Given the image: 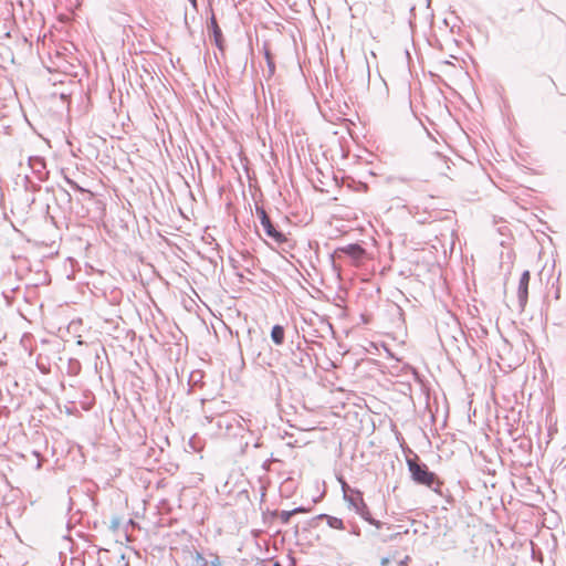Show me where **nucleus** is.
<instances>
[{
  "instance_id": "1",
  "label": "nucleus",
  "mask_w": 566,
  "mask_h": 566,
  "mask_svg": "<svg viewBox=\"0 0 566 566\" xmlns=\"http://www.w3.org/2000/svg\"><path fill=\"white\" fill-rule=\"evenodd\" d=\"M406 462L411 474V479L417 484L426 485L434 492L440 493L442 482L434 472L429 471L426 463L419 461V457L417 454H415L413 458H407Z\"/></svg>"
},
{
  "instance_id": "2",
  "label": "nucleus",
  "mask_w": 566,
  "mask_h": 566,
  "mask_svg": "<svg viewBox=\"0 0 566 566\" xmlns=\"http://www.w3.org/2000/svg\"><path fill=\"white\" fill-rule=\"evenodd\" d=\"M255 211L266 235L277 244L284 243L286 241V237L274 227L264 208L256 206Z\"/></svg>"
},
{
  "instance_id": "3",
  "label": "nucleus",
  "mask_w": 566,
  "mask_h": 566,
  "mask_svg": "<svg viewBox=\"0 0 566 566\" xmlns=\"http://www.w3.org/2000/svg\"><path fill=\"white\" fill-rule=\"evenodd\" d=\"M443 42L439 38H424L430 46H439L441 50L447 49V54L450 57L458 60V51L462 41H458L457 38H442Z\"/></svg>"
},
{
  "instance_id": "4",
  "label": "nucleus",
  "mask_w": 566,
  "mask_h": 566,
  "mask_svg": "<svg viewBox=\"0 0 566 566\" xmlns=\"http://www.w3.org/2000/svg\"><path fill=\"white\" fill-rule=\"evenodd\" d=\"M233 423H237L240 428H247L250 430L248 421L233 412H226L218 417L217 426L219 429H224L227 433L233 428Z\"/></svg>"
},
{
  "instance_id": "5",
  "label": "nucleus",
  "mask_w": 566,
  "mask_h": 566,
  "mask_svg": "<svg viewBox=\"0 0 566 566\" xmlns=\"http://www.w3.org/2000/svg\"><path fill=\"white\" fill-rule=\"evenodd\" d=\"M348 506L353 509L361 518L368 515L369 509L363 499V493L359 490H353L352 495L345 500Z\"/></svg>"
},
{
  "instance_id": "6",
  "label": "nucleus",
  "mask_w": 566,
  "mask_h": 566,
  "mask_svg": "<svg viewBox=\"0 0 566 566\" xmlns=\"http://www.w3.org/2000/svg\"><path fill=\"white\" fill-rule=\"evenodd\" d=\"M530 280H531V273L528 270H525L520 277L518 287H517L518 306L522 311L525 308V306L527 304Z\"/></svg>"
},
{
  "instance_id": "7",
  "label": "nucleus",
  "mask_w": 566,
  "mask_h": 566,
  "mask_svg": "<svg viewBox=\"0 0 566 566\" xmlns=\"http://www.w3.org/2000/svg\"><path fill=\"white\" fill-rule=\"evenodd\" d=\"M29 166L32 169V172L40 181H43L48 178L49 171L46 170L45 160L43 158L30 157Z\"/></svg>"
},
{
  "instance_id": "8",
  "label": "nucleus",
  "mask_w": 566,
  "mask_h": 566,
  "mask_svg": "<svg viewBox=\"0 0 566 566\" xmlns=\"http://www.w3.org/2000/svg\"><path fill=\"white\" fill-rule=\"evenodd\" d=\"M338 251L350 256L354 260H360L365 255V249L356 243L340 248L338 249Z\"/></svg>"
},
{
  "instance_id": "9",
  "label": "nucleus",
  "mask_w": 566,
  "mask_h": 566,
  "mask_svg": "<svg viewBox=\"0 0 566 566\" xmlns=\"http://www.w3.org/2000/svg\"><path fill=\"white\" fill-rule=\"evenodd\" d=\"M314 520H325L327 525L331 528H335V530H344L345 528L344 522L340 518L335 517V516H331L327 514H319L316 517H314Z\"/></svg>"
},
{
  "instance_id": "10",
  "label": "nucleus",
  "mask_w": 566,
  "mask_h": 566,
  "mask_svg": "<svg viewBox=\"0 0 566 566\" xmlns=\"http://www.w3.org/2000/svg\"><path fill=\"white\" fill-rule=\"evenodd\" d=\"M271 339L275 345H282L285 339V331L282 325H274L271 331Z\"/></svg>"
},
{
  "instance_id": "11",
  "label": "nucleus",
  "mask_w": 566,
  "mask_h": 566,
  "mask_svg": "<svg viewBox=\"0 0 566 566\" xmlns=\"http://www.w3.org/2000/svg\"><path fill=\"white\" fill-rule=\"evenodd\" d=\"M304 512H307V510L303 506H298L292 511H281L279 517L283 524H287L293 515Z\"/></svg>"
},
{
  "instance_id": "12",
  "label": "nucleus",
  "mask_w": 566,
  "mask_h": 566,
  "mask_svg": "<svg viewBox=\"0 0 566 566\" xmlns=\"http://www.w3.org/2000/svg\"><path fill=\"white\" fill-rule=\"evenodd\" d=\"M339 482H340V485H342V491H343V494H344V500H347L350 495H352V491L354 489H352L347 483L346 481H344L343 479H339Z\"/></svg>"
},
{
  "instance_id": "13",
  "label": "nucleus",
  "mask_w": 566,
  "mask_h": 566,
  "mask_svg": "<svg viewBox=\"0 0 566 566\" xmlns=\"http://www.w3.org/2000/svg\"><path fill=\"white\" fill-rule=\"evenodd\" d=\"M364 520H365L366 522H368L370 525H374V526H375V527H377V528H380V527H382V525H384V523H382V522H380V521H378V520H375V518L371 516L370 512L368 513V515H367V516H365V517H364Z\"/></svg>"
},
{
  "instance_id": "14",
  "label": "nucleus",
  "mask_w": 566,
  "mask_h": 566,
  "mask_svg": "<svg viewBox=\"0 0 566 566\" xmlns=\"http://www.w3.org/2000/svg\"><path fill=\"white\" fill-rule=\"evenodd\" d=\"M209 27H211V28H212V32H213V34H212V35H216V36H217V35H222L221 30H220V28H219V25H218V23H217V21H216L214 17H212V18H211V21H210V25H209Z\"/></svg>"
},
{
  "instance_id": "15",
  "label": "nucleus",
  "mask_w": 566,
  "mask_h": 566,
  "mask_svg": "<svg viewBox=\"0 0 566 566\" xmlns=\"http://www.w3.org/2000/svg\"><path fill=\"white\" fill-rule=\"evenodd\" d=\"M213 43L219 48L220 51H223V42H224V38H219V36H216V38H210Z\"/></svg>"
},
{
  "instance_id": "16",
  "label": "nucleus",
  "mask_w": 566,
  "mask_h": 566,
  "mask_svg": "<svg viewBox=\"0 0 566 566\" xmlns=\"http://www.w3.org/2000/svg\"><path fill=\"white\" fill-rule=\"evenodd\" d=\"M65 180L72 188L78 191H85L82 187H80L75 181L71 180L70 178L65 177Z\"/></svg>"
},
{
  "instance_id": "17",
  "label": "nucleus",
  "mask_w": 566,
  "mask_h": 566,
  "mask_svg": "<svg viewBox=\"0 0 566 566\" xmlns=\"http://www.w3.org/2000/svg\"><path fill=\"white\" fill-rule=\"evenodd\" d=\"M399 535H400V533L391 534V535H389L387 537H382L381 542L387 543V542H390V541H395Z\"/></svg>"
},
{
  "instance_id": "18",
  "label": "nucleus",
  "mask_w": 566,
  "mask_h": 566,
  "mask_svg": "<svg viewBox=\"0 0 566 566\" xmlns=\"http://www.w3.org/2000/svg\"><path fill=\"white\" fill-rule=\"evenodd\" d=\"M547 82H548V84H549L553 88H556V84H555V82H554V80H553L552 77H548V78H547Z\"/></svg>"
},
{
  "instance_id": "19",
  "label": "nucleus",
  "mask_w": 566,
  "mask_h": 566,
  "mask_svg": "<svg viewBox=\"0 0 566 566\" xmlns=\"http://www.w3.org/2000/svg\"><path fill=\"white\" fill-rule=\"evenodd\" d=\"M408 560H409V557H408V556H406V557H405V559H402V560L399 563V565H400V566H407Z\"/></svg>"
},
{
  "instance_id": "20",
  "label": "nucleus",
  "mask_w": 566,
  "mask_h": 566,
  "mask_svg": "<svg viewBox=\"0 0 566 566\" xmlns=\"http://www.w3.org/2000/svg\"><path fill=\"white\" fill-rule=\"evenodd\" d=\"M389 563L388 558H382L381 559V565H387Z\"/></svg>"
},
{
  "instance_id": "21",
  "label": "nucleus",
  "mask_w": 566,
  "mask_h": 566,
  "mask_svg": "<svg viewBox=\"0 0 566 566\" xmlns=\"http://www.w3.org/2000/svg\"><path fill=\"white\" fill-rule=\"evenodd\" d=\"M118 526V521H113V527L116 528Z\"/></svg>"
},
{
  "instance_id": "22",
  "label": "nucleus",
  "mask_w": 566,
  "mask_h": 566,
  "mask_svg": "<svg viewBox=\"0 0 566 566\" xmlns=\"http://www.w3.org/2000/svg\"><path fill=\"white\" fill-rule=\"evenodd\" d=\"M191 2V4L196 8L197 6V1L196 0H189Z\"/></svg>"
},
{
  "instance_id": "23",
  "label": "nucleus",
  "mask_w": 566,
  "mask_h": 566,
  "mask_svg": "<svg viewBox=\"0 0 566 566\" xmlns=\"http://www.w3.org/2000/svg\"><path fill=\"white\" fill-rule=\"evenodd\" d=\"M266 59H268V61H270V55H269L268 51H266ZM269 64H271V62H269Z\"/></svg>"
},
{
  "instance_id": "24",
  "label": "nucleus",
  "mask_w": 566,
  "mask_h": 566,
  "mask_svg": "<svg viewBox=\"0 0 566 566\" xmlns=\"http://www.w3.org/2000/svg\"><path fill=\"white\" fill-rule=\"evenodd\" d=\"M207 419H209V421H213V418L212 417H209V416H206Z\"/></svg>"
},
{
  "instance_id": "25",
  "label": "nucleus",
  "mask_w": 566,
  "mask_h": 566,
  "mask_svg": "<svg viewBox=\"0 0 566 566\" xmlns=\"http://www.w3.org/2000/svg\"><path fill=\"white\" fill-rule=\"evenodd\" d=\"M463 40L469 43L470 42V38H463Z\"/></svg>"
}]
</instances>
